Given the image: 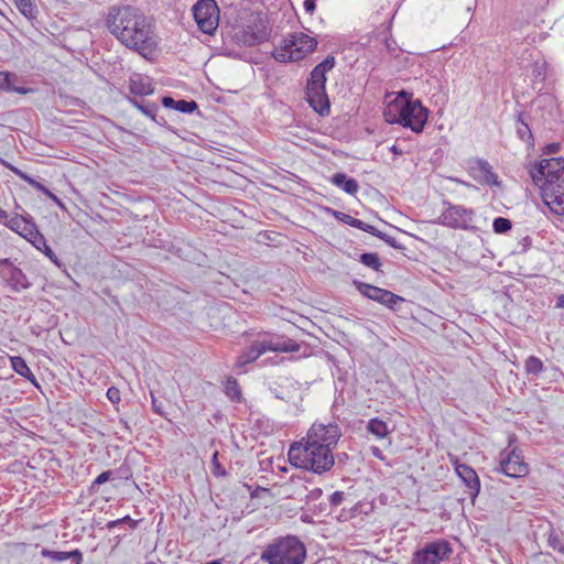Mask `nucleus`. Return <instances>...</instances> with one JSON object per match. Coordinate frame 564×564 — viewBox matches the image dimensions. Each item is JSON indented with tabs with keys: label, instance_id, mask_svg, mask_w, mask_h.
<instances>
[{
	"label": "nucleus",
	"instance_id": "12",
	"mask_svg": "<svg viewBox=\"0 0 564 564\" xmlns=\"http://www.w3.org/2000/svg\"><path fill=\"white\" fill-rule=\"evenodd\" d=\"M356 289L367 299L378 302L390 310H395V305L404 302V299L386 289L375 286L360 281L354 282Z\"/></svg>",
	"mask_w": 564,
	"mask_h": 564
},
{
	"label": "nucleus",
	"instance_id": "11",
	"mask_svg": "<svg viewBox=\"0 0 564 564\" xmlns=\"http://www.w3.org/2000/svg\"><path fill=\"white\" fill-rule=\"evenodd\" d=\"M475 213L462 205H448V207L438 216L437 223L454 229L470 230Z\"/></svg>",
	"mask_w": 564,
	"mask_h": 564
},
{
	"label": "nucleus",
	"instance_id": "45",
	"mask_svg": "<svg viewBox=\"0 0 564 564\" xmlns=\"http://www.w3.org/2000/svg\"><path fill=\"white\" fill-rule=\"evenodd\" d=\"M175 102L176 100H174L173 98L171 97H164L162 99V104L165 106V107H169V108H174L175 107Z\"/></svg>",
	"mask_w": 564,
	"mask_h": 564
},
{
	"label": "nucleus",
	"instance_id": "19",
	"mask_svg": "<svg viewBox=\"0 0 564 564\" xmlns=\"http://www.w3.org/2000/svg\"><path fill=\"white\" fill-rule=\"evenodd\" d=\"M469 174L480 184L499 186L498 175L492 171V166L485 160L477 159L469 164Z\"/></svg>",
	"mask_w": 564,
	"mask_h": 564
},
{
	"label": "nucleus",
	"instance_id": "3",
	"mask_svg": "<svg viewBox=\"0 0 564 564\" xmlns=\"http://www.w3.org/2000/svg\"><path fill=\"white\" fill-rule=\"evenodd\" d=\"M290 463L302 469L323 474L330 470L335 464L333 452L325 446H316L305 441L293 443L289 448Z\"/></svg>",
	"mask_w": 564,
	"mask_h": 564
},
{
	"label": "nucleus",
	"instance_id": "2",
	"mask_svg": "<svg viewBox=\"0 0 564 564\" xmlns=\"http://www.w3.org/2000/svg\"><path fill=\"white\" fill-rule=\"evenodd\" d=\"M429 112L419 99H413L412 94L402 90L388 101L383 117L389 123H398L411 129L414 133H421L426 124Z\"/></svg>",
	"mask_w": 564,
	"mask_h": 564
},
{
	"label": "nucleus",
	"instance_id": "5",
	"mask_svg": "<svg viewBox=\"0 0 564 564\" xmlns=\"http://www.w3.org/2000/svg\"><path fill=\"white\" fill-rule=\"evenodd\" d=\"M335 64V57L327 56L313 68L306 84L307 102L322 116L329 112V100L325 89L326 73L332 70Z\"/></svg>",
	"mask_w": 564,
	"mask_h": 564
},
{
	"label": "nucleus",
	"instance_id": "8",
	"mask_svg": "<svg viewBox=\"0 0 564 564\" xmlns=\"http://www.w3.org/2000/svg\"><path fill=\"white\" fill-rule=\"evenodd\" d=\"M535 185L561 184L564 181V158L543 159L530 171Z\"/></svg>",
	"mask_w": 564,
	"mask_h": 564
},
{
	"label": "nucleus",
	"instance_id": "21",
	"mask_svg": "<svg viewBox=\"0 0 564 564\" xmlns=\"http://www.w3.org/2000/svg\"><path fill=\"white\" fill-rule=\"evenodd\" d=\"M6 166L12 171L15 175H18L20 178L24 180L25 182H28L32 187H34L35 189L42 192L44 195H46L50 199H52L55 204H57L58 206H61L62 208H64V205L63 203L61 202V199L54 195L47 187H45L43 184L39 183L37 181H35L34 178H32L31 176H29L28 174H25L24 172H22L21 170H19L18 167L13 166L12 164H9V163H6Z\"/></svg>",
	"mask_w": 564,
	"mask_h": 564
},
{
	"label": "nucleus",
	"instance_id": "29",
	"mask_svg": "<svg viewBox=\"0 0 564 564\" xmlns=\"http://www.w3.org/2000/svg\"><path fill=\"white\" fill-rule=\"evenodd\" d=\"M12 75L6 72H0V89L4 91H14L21 95H25L30 91L29 88L15 87L11 84Z\"/></svg>",
	"mask_w": 564,
	"mask_h": 564
},
{
	"label": "nucleus",
	"instance_id": "31",
	"mask_svg": "<svg viewBox=\"0 0 564 564\" xmlns=\"http://www.w3.org/2000/svg\"><path fill=\"white\" fill-rule=\"evenodd\" d=\"M524 368L528 373L536 376L543 371L544 366L540 358L530 356L524 362Z\"/></svg>",
	"mask_w": 564,
	"mask_h": 564
},
{
	"label": "nucleus",
	"instance_id": "4",
	"mask_svg": "<svg viewBox=\"0 0 564 564\" xmlns=\"http://www.w3.org/2000/svg\"><path fill=\"white\" fill-rule=\"evenodd\" d=\"M305 556L304 544L295 536H285L268 544L260 560L267 564H302Z\"/></svg>",
	"mask_w": 564,
	"mask_h": 564
},
{
	"label": "nucleus",
	"instance_id": "47",
	"mask_svg": "<svg viewBox=\"0 0 564 564\" xmlns=\"http://www.w3.org/2000/svg\"><path fill=\"white\" fill-rule=\"evenodd\" d=\"M530 133V129L525 122H521V126L518 128V133L523 138L524 133Z\"/></svg>",
	"mask_w": 564,
	"mask_h": 564
},
{
	"label": "nucleus",
	"instance_id": "20",
	"mask_svg": "<svg viewBox=\"0 0 564 564\" xmlns=\"http://www.w3.org/2000/svg\"><path fill=\"white\" fill-rule=\"evenodd\" d=\"M456 473L468 488V496L474 500L480 490V481L476 471L465 464L456 466Z\"/></svg>",
	"mask_w": 564,
	"mask_h": 564
},
{
	"label": "nucleus",
	"instance_id": "51",
	"mask_svg": "<svg viewBox=\"0 0 564 564\" xmlns=\"http://www.w3.org/2000/svg\"><path fill=\"white\" fill-rule=\"evenodd\" d=\"M116 524H117V521H112V522H110V523L108 524V527H109V528H112V527H115Z\"/></svg>",
	"mask_w": 564,
	"mask_h": 564
},
{
	"label": "nucleus",
	"instance_id": "14",
	"mask_svg": "<svg viewBox=\"0 0 564 564\" xmlns=\"http://www.w3.org/2000/svg\"><path fill=\"white\" fill-rule=\"evenodd\" d=\"M452 549L446 542H434L416 551L412 558V564H438L445 558Z\"/></svg>",
	"mask_w": 564,
	"mask_h": 564
},
{
	"label": "nucleus",
	"instance_id": "22",
	"mask_svg": "<svg viewBox=\"0 0 564 564\" xmlns=\"http://www.w3.org/2000/svg\"><path fill=\"white\" fill-rule=\"evenodd\" d=\"M130 91L134 95L147 96L153 93V86L149 77L133 74L129 80Z\"/></svg>",
	"mask_w": 564,
	"mask_h": 564
},
{
	"label": "nucleus",
	"instance_id": "39",
	"mask_svg": "<svg viewBox=\"0 0 564 564\" xmlns=\"http://www.w3.org/2000/svg\"><path fill=\"white\" fill-rule=\"evenodd\" d=\"M107 398L112 404H118L121 400L119 389L116 387H110L107 390Z\"/></svg>",
	"mask_w": 564,
	"mask_h": 564
},
{
	"label": "nucleus",
	"instance_id": "17",
	"mask_svg": "<svg viewBox=\"0 0 564 564\" xmlns=\"http://www.w3.org/2000/svg\"><path fill=\"white\" fill-rule=\"evenodd\" d=\"M541 194L551 212L564 216V181L561 184L542 185Z\"/></svg>",
	"mask_w": 564,
	"mask_h": 564
},
{
	"label": "nucleus",
	"instance_id": "40",
	"mask_svg": "<svg viewBox=\"0 0 564 564\" xmlns=\"http://www.w3.org/2000/svg\"><path fill=\"white\" fill-rule=\"evenodd\" d=\"M135 106L148 117L154 119L155 117V111H156V107L154 105H150V106H142V105H139V104H135Z\"/></svg>",
	"mask_w": 564,
	"mask_h": 564
},
{
	"label": "nucleus",
	"instance_id": "23",
	"mask_svg": "<svg viewBox=\"0 0 564 564\" xmlns=\"http://www.w3.org/2000/svg\"><path fill=\"white\" fill-rule=\"evenodd\" d=\"M41 555L43 557H48L54 562H62L66 560H72L74 564H82L83 554L79 550H74L70 552H59V551H51L48 549H42Z\"/></svg>",
	"mask_w": 564,
	"mask_h": 564
},
{
	"label": "nucleus",
	"instance_id": "30",
	"mask_svg": "<svg viewBox=\"0 0 564 564\" xmlns=\"http://www.w3.org/2000/svg\"><path fill=\"white\" fill-rule=\"evenodd\" d=\"M225 392L227 397H229L234 401H239L241 399V390L236 379L228 378L225 381Z\"/></svg>",
	"mask_w": 564,
	"mask_h": 564
},
{
	"label": "nucleus",
	"instance_id": "9",
	"mask_svg": "<svg viewBox=\"0 0 564 564\" xmlns=\"http://www.w3.org/2000/svg\"><path fill=\"white\" fill-rule=\"evenodd\" d=\"M340 436L341 431L337 423L315 422L307 431L306 437L302 441L324 448L327 446L332 452H334Z\"/></svg>",
	"mask_w": 564,
	"mask_h": 564
},
{
	"label": "nucleus",
	"instance_id": "33",
	"mask_svg": "<svg viewBox=\"0 0 564 564\" xmlns=\"http://www.w3.org/2000/svg\"><path fill=\"white\" fill-rule=\"evenodd\" d=\"M494 230L497 234H505L511 229V221L503 217H497L492 224Z\"/></svg>",
	"mask_w": 564,
	"mask_h": 564
},
{
	"label": "nucleus",
	"instance_id": "49",
	"mask_svg": "<svg viewBox=\"0 0 564 564\" xmlns=\"http://www.w3.org/2000/svg\"><path fill=\"white\" fill-rule=\"evenodd\" d=\"M7 218H8L7 213H6L3 209H1V208H0V221H1V220H4V219H7Z\"/></svg>",
	"mask_w": 564,
	"mask_h": 564
},
{
	"label": "nucleus",
	"instance_id": "10",
	"mask_svg": "<svg viewBox=\"0 0 564 564\" xmlns=\"http://www.w3.org/2000/svg\"><path fill=\"white\" fill-rule=\"evenodd\" d=\"M193 15L199 30L213 34L219 24V8L215 0H198L193 7Z\"/></svg>",
	"mask_w": 564,
	"mask_h": 564
},
{
	"label": "nucleus",
	"instance_id": "15",
	"mask_svg": "<svg viewBox=\"0 0 564 564\" xmlns=\"http://www.w3.org/2000/svg\"><path fill=\"white\" fill-rule=\"evenodd\" d=\"M8 226L10 229L26 238L36 249H42L41 246H45L44 236L39 232L35 224L26 218L22 216L12 217L8 221Z\"/></svg>",
	"mask_w": 564,
	"mask_h": 564
},
{
	"label": "nucleus",
	"instance_id": "1",
	"mask_svg": "<svg viewBox=\"0 0 564 564\" xmlns=\"http://www.w3.org/2000/svg\"><path fill=\"white\" fill-rule=\"evenodd\" d=\"M108 31L127 48L150 57L158 48V39L148 18L131 6L112 7L106 18Z\"/></svg>",
	"mask_w": 564,
	"mask_h": 564
},
{
	"label": "nucleus",
	"instance_id": "43",
	"mask_svg": "<svg viewBox=\"0 0 564 564\" xmlns=\"http://www.w3.org/2000/svg\"><path fill=\"white\" fill-rule=\"evenodd\" d=\"M315 8H316L315 0H305L304 1V9L306 12L312 14L314 12Z\"/></svg>",
	"mask_w": 564,
	"mask_h": 564
},
{
	"label": "nucleus",
	"instance_id": "38",
	"mask_svg": "<svg viewBox=\"0 0 564 564\" xmlns=\"http://www.w3.org/2000/svg\"><path fill=\"white\" fill-rule=\"evenodd\" d=\"M112 476V471L111 470H107V471H104L101 473L100 475H98L96 477V479L91 482V486H90V489L91 490H95V488L101 484H105L107 482Z\"/></svg>",
	"mask_w": 564,
	"mask_h": 564
},
{
	"label": "nucleus",
	"instance_id": "46",
	"mask_svg": "<svg viewBox=\"0 0 564 564\" xmlns=\"http://www.w3.org/2000/svg\"><path fill=\"white\" fill-rule=\"evenodd\" d=\"M560 144L550 143L545 147V153H555L558 151Z\"/></svg>",
	"mask_w": 564,
	"mask_h": 564
},
{
	"label": "nucleus",
	"instance_id": "18",
	"mask_svg": "<svg viewBox=\"0 0 564 564\" xmlns=\"http://www.w3.org/2000/svg\"><path fill=\"white\" fill-rule=\"evenodd\" d=\"M235 36L240 44L253 46L264 42L269 37V32H267L262 22H259L253 25L248 24L242 26L236 32Z\"/></svg>",
	"mask_w": 564,
	"mask_h": 564
},
{
	"label": "nucleus",
	"instance_id": "28",
	"mask_svg": "<svg viewBox=\"0 0 564 564\" xmlns=\"http://www.w3.org/2000/svg\"><path fill=\"white\" fill-rule=\"evenodd\" d=\"M18 10L28 19L33 20L37 15V8L31 0H13Z\"/></svg>",
	"mask_w": 564,
	"mask_h": 564
},
{
	"label": "nucleus",
	"instance_id": "27",
	"mask_svg": "<svg viewBox=\"0 0 564 564\" xmlns=\"http://www.w3.org/2000/svg\"><path fill=\"white\" fill-rule=\"evenodd\" d=\"M367 430L378 438H383L390 433L387 423L377 417L371 419L368 422Z\"/></svg>",
	"mask_w": 564,
	"mask_h": 564
},
{
	"label": "nucleus",
	"instance_id": "36",
	"mask_svg": "<svg viewBox=\"0 0 564 564\" xmlns=\"http://www.w3.org/2000/svg\"><path fill=\"white\" fill-rule=\"evenodd\" d=\"M212 473L216 477H225L227 475L225 468L218 460V452H215L212 458Z\"/></svg>",
	"mask_w": 564,
	"mask_h": 564
},
{
	"label": "nucleus",
	"instance_id": "42",
	"mask_svg": "<svg viewBox=\"0 0 564 564\" xmlns=\"http://www.w3.org/2000/svg\"><path fill=\"white\" fill-rule=\"evenodd\" d=\"M344 500V492L335 491L332 494L329 501L332 506H339Z\"/></svg>",
	"mask_w": 564,
	"mask_h": 564
},
{
	"label": "nucleus",
	"instance_id": "24",
	"mask_svg": "<svg viewBox=\"0 0 564 564\" xmlns=\"http://www.w3.org/2000/svg\"><path fill=\"white\" fill-rule=\"evenodd\" d=\"M332 183L343 188L347 194L355 195L359 191L358 182L344 173H336L332 176Z\"/></svg>",
	"mask_w": 564,
	"mask_h": 564
},
{
	"label": "nucleus",
	"instance_id": "44",
	"mask_svg": "<svg viewBox=\"0 0 564 564\" xmlns=\"http://www.w3.org/2000/svg\"><path fill=\"white\" fill-rule=\"evenodd\" d=\"M370 451H371V454H372L375 457H377V458H378V459H380V460H384V456H383V454H382V451H381L379 447H377V446H372V447L370 448Z\"/></svg>",
	"mask_w": 564,
	"mask_h": 564
},
{
	"label": "nucleus",
	"instance_id": "32",
	"mask_svg": "<svg viewBox=\"0 0 564 564\" xmlns=\"http://www.w3.org/2000/svg\"><path fill=\"white\" fill-rule=\"evenodd\" d=\"M360 262L375 271H380L381 262L377 253H362Z\"/></svg>",
	"mask_w": 564,
	"mask_h": 564
},
{
	"label": "nucleus",
	"instance_id": "34",
	"mask_svg": "<svg viewBox=\"0 0 564 564\" xmlns=\"http://www.w3.org/2000/svg\"><path fill=\"white\" fill-rule=\"evenodd\" d=\"M197 108L195 101L176 100L174 109L182 113H192Z\"/></svg>",
	"mask_w": 564,
	"mask_h": 564
},
{
	"label": "nucleus",
	"instance_id": "7",
	"mask_svg": "<svg viewBox=\"0 0 564 564\" xmlns=\"http://www.w3.org/2000/svg\"><path fill=\"white\" fill-rule=\"evenodd\" d=\"M300 344L295 340L284 337L271 336L262 340H256L251 346L242 352L237 359L235 367L242 369L246 365L256 361L267 351L275 352H297Z\"/></svg>",
	"mask_w": 564,
	"mask_h": 564
},
{
	"label": "nucleus",
	"instance_id": "41",
	"mask_svg": "<svg viewBox=\"0 0 564 564\" xmlns=\"http://www.w3.org/2000/svg\"><path fill=\"white\" fill-rule=\"evenodd\" d=\"M42 249H39L40 251H43L45 256L54 263H58L57 257L54 253V251L47 246L45 242V246H41Z\"/></svg>",
	"mask_w": 564,
	"mask_h": 564
},
{
	"label": "nucleus",
	"instance_id": "16",
	"mask_svg": "<svg viewBox=\"0 0 564 564\" xmlns=\"http://www.w3.org/2000/svg\"><path fill=\"white\" fill-rule=\"evenodd\" d=\"M0 280L13 292H21L31 285L22 270L7 259L0 262Z\"/></svg>",
	"mask_w": 564,
	"mask_h": 564
},
{
	"label": "nucleus",
	"instance_id": "13",
	"mask_svg": "<svg viewBox=\"0 0 564 564\" xmlns=\"http://www.w3.org/2000/svg\"><path fill=\"white\" fill-rule=\"evenodd\" d=\"M500 471L511 478H521L528 475L529 466L521 452L517 448L500 454Z\"/></svg>",
	"mask_w": 564,
	"mask_h": 564
},
{
	"label": "nucleus",
	"instance_id": "50",
	"mask_svg": "<svg viewBox=\"0 0 564 564\" xmlns=\"http://www.w3.org/2000/svg\"><path fill=\"white\" fill-rule=\"evenodd\" d=\"M391 151H392L393 153H395V154H401V153H402V151H400V150L397 148V145H392V147H391Z\"/></svg>",
	"mask_w": 564,
	"mask_h": 564
},
{
	"label": "nucleus",
	"instance_id": "6",
	"mask_svg": "<svg viewBox=\"0 0 564 564\" xmlns=\"http://www.w3.org/2000/svg\"><path fill=\"white\" fill-rule=\"evenodd\" d=\"M317 40L303 32L288 33L272 51L276 62L290 63L302 61L316 50Z\"/></svg>",
	"mask_w": 564,
	"mask_h": 564
},
{
	"label": "nucleus",
	"instance_id": "35",
	"mask_svg": "<svg viewBox=\"0 0 564 564\" xmlns=\"http://www.w3.org/2000/svg\"><path fill=\"white\" fill-rule=\"evenodd\" d=\"M370 235L376 236L383 240L386 243H388L390 247L394 249H402V246L398 242V240L376 228V231L371 232Z\"/></svg>",
	"mask_w": 564,
	"mask_h": 564
},
{
	"label": "nucleus",
	"instance_id": "48",
	"mask_svg": "<svg viewBox=\"0 0 564 564\" xmlns=\"http://www.w3.org/2000/svg\"><path fill=\"white\" fill-rule=\"evenodd\" d=\"M556 307L557 308H564V294L560 295L556 299Z\"/></svg>",
	"mask_w": 564,
	"mask_h": 564
},
{
	"label": "nucleus",
	"instance_id": "25",
	"mask_svg": "<svg viewBox=\"0 0 564 564\" xmlns=\"http://www.w3.org/2000/svg\"><path fill=\"white\" fill-rule=\"evenodd\" d=\"M11 366L18 375L29 380L35 387H39L35 376L30 370L29 366L26 365L25 360L22 357H11Z\"/></svg>",
	"mask_w": 564,
	"mask_h": 564
},
{
	"label": "nucleus",
	"instance_id": "37",
	"mask_svg": "<svg viewBox=\"0 0 564 564\" xmlns=\"http://www.w3.org/2000/svg\"><path fill=\"white\" fill-rule=\"evenodd\" d=\"M547 543H549V545H550L553 550L558 551V552H561L562 554H564V545L562 544V542H561V540H560L558 535L551 533V534L549 535Z\"/></svg>",
	"mask_w": 564,
	"mask_h": 564
},
{
	"label": "nucleus",
	"instance_id": "26",
	"mask_svg": "<svg viewBox=\"0 0 564 564\" xmlns=\"http://www.w3.org/2000/svg\"><path fill=\"white\" fill-rule=\"evenodd\" d=\"M336 217L338 219H340L341 221H344L345 224H347L354 228L360 229L365 232L371 234V232L376 231L375 226L369 225V224H367L358 218H355L350 215L337 212Z\"/></svg>",
	"mask_w": 564,
	"mask_h": 564
}]
</instances>
